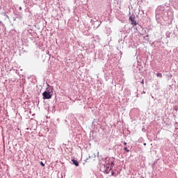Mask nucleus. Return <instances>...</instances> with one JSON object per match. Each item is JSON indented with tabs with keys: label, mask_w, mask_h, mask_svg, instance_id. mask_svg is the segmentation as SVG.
Segmentation results:
<instances>
[{
	"label": "nucleus",
	"mask_w": 178,
	"mask_h": 178,
	"mask_svg": "<svg viewBox=\"0 0 178 178\" xmlns=\"http://www.w3.org/2000/svg\"><path fill=\"white\" fill-rule=\"evenodd\" d=\"M113 165V161L106 160V163L101 166L100 170L108 175V173L112 170Z\"/></svg>",
	"instance_id": "nucleus-1"
},
{
	"label": "nucleus",
	"mask_w": 178,
	"mask_h": 178,
	"mask_svg": "<svg viewBox=\"0 0 178 178\" xmlns=\"http://www.w3.org/2000/svg\"><path fill=\"white\" fill-rule=\"evenodd\" d=\"M43 99H51L52 98V92L49 91H44L42 93Z\"/></svg>",
	"instance_id": "nucleus-2"
},
{
	"label": "nucleus",
	"mask_w": 178,
	"mask_h": 178,
	"mask_svg": "<svg viewBox=\"0 0 178 178\" xmlns=\"http://www.w3.org/2000/svg\"><path fill=\"white\" fill-rule=\"evenodd\" d=\"M129 20H131V24H133V26H137V22H136V20H134V17L131 15L129 17Z\"/></svg>",
	"instance_id": "nucleus-3"
},
{
	"label": "nucleus",
	"mask_w": 178,
	"mask_h": 178,
	"mask_svg": "<svg viewBox=\"0 0 178 178\" xmlns=\"http://www.w3.org/2000/svg\"><path fill=\"white\" fill-rule=\"evenodd\" d=\"M72 163L74 165H75V166H79V161H77V160H72Z\"/></svg>",
	"instance_id": "nucleus-4"
},
{
	"label": "nucleus",
	"mask_w": 178,
	"mask_h": 178,
	"mask_svg": "<svg viewBox=\"0 0 178 178\" xmlns=\"http://www.w3.org/2000/svg\"><path fill=\"white\" fill-rule=\"evenodd\" d=\"M124 149L126 151V152H130V149H129L127 147H124Z\"/></svg>",
	"instance_id": "nucleus-5"
},
{
	"label": "nucleus",
	"mask_w": 178,
	"mask_h": 178,
	"mask_svg": "<svg viewBox=\"0 0 178 178\" xmlns=\"http://www.w3.org/2000/svg\"><path fill=\"white\" fill-rule=\"evenodd\" d=\"M156 76H157V77H160V78L162 77V74L161 73H157Z\"/></svg>",
	"instance_id": "nucleus-6"
},
{
	"label": "nucleus",
	"mask_w": 178,
	"mask_h": 178,
	"mask_svg": "<svg viewBox=\"0 0 178 178\" xmlns=\"http://www.w3.org/2000/svg\"><path fill=\"white\" fill-rule=\"evenodd\" d=\"M111 173H112V176L116 177V173L113 172V171H111Z\"/></svg>",
	"instance_id": "nucleus-7"
},
{
	"label": "nucleus",
	"mask_w": 178,
	"mask_h": 178,
	"mask_svg": "<svg viewBox=\"0 0 178 178\" xmlns=\"http://www.w3.org/2000/svg\"><path fill=\"white\" fill-rule=\"evenodd\" d=\"M40 165H41V166H45V164H44V163H42V161L40 162Z\"/></svg>",
	"instance_id": "nucleus-8"
},
{
	"label": "nucleus",
	"mask_w": 178,
	"mask_h": 178,
	"mask_svg": "<svg viewBox=\"0 0 178 178\" xmlns=\"http://www.w3.org/2000/svg\"><path fill=\"white\" fill-rule=\"evenodd\" d=\"M141 84L144 85V79L142 80Z\"/></svg>",
	"instance_id": "nucleus-9"
},
{
	"label": "nucleus",
	"mask_w": 178,
	"mask_h": 178,
	"mask_svg": "<svg viewBox=\"0 0 178 178\" xmlns=\"http://www.w3.org/2000/svg\"><path fill=\"white\" fill-rule=\"evenodd\" d=\"M124 145H127V143H124Z\"/></svg>",
	"instance_id": "nucleus-10"
},
{
	"label": "nucleus",
	"mask_w": 178,
	"mask_h": 178,
	"mask_svg": "<svg viewBox=\"0 0 178 178\" xmlns=\"http://www.w3.org/2000/svg\"><path fill=\"white\" fill-rule=\"evenodd\" d=\"M143 145H147V143H144Z\"/></svg>",
	"instance_id": "nucleus-11"
}]
</instances>
